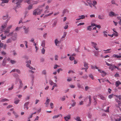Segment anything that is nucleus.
<instances>
[{"mask_svg": "<svg viewBox=\"0 0 121 121\" xmlns=\"http://www.w3.org/2000/svg\"><path fill=\"white\" fill-rule=\"evenodd\" d=\"M23 0H12V2L16 3V8H18L20 7L21 3ZM9 0H1V3L0 5L2 6L5 5L4 3H8Z\"/></svg>", "mask_w": 121, "mask_h": 121, "instance_id": "1", "label": "nucleus"}, {"mask_svg": "<svg viewBox=\"0 0 121 121\" xmlns=\"http://www.w3.org/2000/svg\"><path fill=\"white\" fill-rule=\"evenodd\" d=\"M26 2L28 4H31L29 5L27 8L28 10H30L33 9V5L37 4L38 2L37 1H34L31 0H26Z\"/></svg>", "mask_w": 121, "mask_h": 121, "instance_id": "2", "label": "nucleus"}, {"mask_svg": "<svg viewBox=\"0 0 121 121\" xmlns=\"http://www.w3.org/2000/svg\"><path fill=\"white\" fill-rule=\"evenodd\" d=\"M42 9H39L34 10L33 12V15H39L40 14L43 12Z\"/></svg>", "mask_w": 121, "mask_h": 121, "instance_id": "3", "label": "nucleus"}, {"mask_svg": "<svg viewBox=\"0 0 121 121\" xmlns=\"http://www.w3.org/2000/svg\"><path fill=\"white\" fill-rule=\"evenodd\" d=\"M10 30L7 29L4 31V34L5 35L8 37H10L12 36L13 34V32H12L9 33Z\"/></svg>", "mask_w": 121, "mask_h": 121, "instance_id": "4", "label": "nucleus"}, {"mask_svg": "<svg viewBox=\"0 0 121 121\" xmlns=\"http://www.w3.org/2000/svg\"><path fill=\"white\" fill-rule=\"evenodd\" d=\"M9 19H8L6 20V22L4 23L1 26V27L0 29L1 31H3L4 29L7 26V23L9 20Z\"/></svg>", "mask_w": 121, "mask_h": 121, "instance_id": "5", "label": "nucleus"}, {"mask_svg": "<svg viewBox=\"0 0 121 121\" xmlns=\"http://www.w3.org/2000/svg\"><path fill=\"white\" fill-rule=\"evenodd\" d=\"M23 29L24 30V33L25 34H27L29 31V27H26L25 26H23Z\"/></svg>", "mask_w": 121, "mask_h": 121, "instance_id": "6", "label": "nucleus"}, {"mask_svg": "<svg viewBox=\"0 0 121 121\" xmlns=\"http://www.w3.org/2000/svg\"><path fill=\"white\" fill-rule=\"evenodd\" d=\"M109 15L110 17H112L113 16H116L118 15L115 13H114L112 11H111L109 13Z\"/></svg>", "mask_w": 121, "mask_h": 121, "instance_id": "7", "label": "nucleus"}, {"mask_svg": "<svg viewBox=\"0 0 121 121\" xmlns=\"http://www.w3.org/2000/svg\"><path fill=\"white\" fill-rule=\"evenodd\" d=\"M49 8V6L48 5L46 6L45 8V11L44 13H48L49 12L48 9Z\"/></svg>", "mask_w": 121, "mask_h": 121, "instance_id": "8", "label": "nucleus"}, {"mask_svg": "<svg viewBox=\"0 0 121 121\" xmlns=\"http://www.w3.org/2000/svg\"><path fill=\"white\" fill-rule=\"evenodd\" d=\"M18 79L20 83V84L18 88V89H19L22 88L23 85V84L22 82V81L21 80V79L19 78Z\"/></svg>", "mask_w": 121, "mask_h": 121, "instance_id": "9", "label": "nucleus"}, {"mask_svg": "<svg viewBox=\"0 0 121 121\" xmlns=\"http://www.w3.org/2000/svg\"><path fill=\"white\" fill-rule=\"evenodd\" d=\"M29 103L30 102L29 101L27 102L26 103H25L24 105V108H26L27 110L28 109L29 107L28 106Z\"/></svg>", "mask_w": 121, "mask_h": 121, "instance_id": "10", "label": "nucleus"}, {"mask_svg": "<svg viewBox=\"0 0 121 121\" xmlns=\"http://www.w3.org/2000/svg\"><path fill=\"white\" fill-rule=\"evenodd\" d=\"M20 100L17 98H15L14 99V103L15 104H17L20 102Z\"/></svg>", "mask_w": 121, "mask_h": 121, "instance_id": "11", "label": "nucleus"}, {"mask_svg": "<svg viewBox=\"0 0 121 121\" xmlns=\"http://www.w3.org/2000/svg\"><path fill=\"white\" fill-rule=\"evenodd\" d=\"M71 118V115H69L66 116L65 117H64V119L66 121H67L68 120L70 119Z\"/></svg>", "mask_w": 121, "mask_h": 121, "instance_id": "12", "label": "nucleus"}, {"mask_svg": "<svg viewBox=\"0 0 121 121\" xmlns=\"http://www.w3.org/2000/svg\"><path fill=\"white\" fill-rule=\"evenodd\" d=\"M98 18L100 19H104V17L103 14L99 15H98Z\"/></svg>", "mask_w": 121, "mask_h": 121, "instance_id": "13", "label": "nucleus"}, {"mask_svg": "<svg viewBox=\"0 0 121 121\" xmlns=\"http://www.w3.org/2000/svg\"><path fill=\"white\" fill-rule=\"evenodd\" d=\"M61 41H58L57 39H56L55 40V43L56 46H57L58 44L60 43Z\"/></svg>", "mask_w": 121, "mask_h": 121, "instance_id": "14", "label": "nucleus"}, {"mask_svg": "<svg viewBox=\"0 0 121 121\" xmlns=\"http://www.w3.org/2000/svg\"><path fill=\"white\" fill-rule=\"evenodd\" d=\"M117 118L115 119L116 121H119L121 120V116H120L119 115H117Z\"/></svg>", "mask_w": 121, "mask_h": 121, "instance_id": "15", "label": "nucleus"}, {"mask_svg": "<svg viewBox=\"0 0 121 121\" xmlns=\"http://www.w3.org/2000/svg\"><path fill=\"white\" fill-rule=\"evenodd\" d=\"M72 101L73 102L71 104V106L72 107L74 106L76 104V102L75 101V100L73 99L72 100Z\"/></svg>", "mask_w": 121, "mask_h": 121, "instance_id": "16", "label": "nucleus"}, {"mask_svg": "<svg viewBox=\"0 0 121 121\" xmlns=\"http://www.w3.org/2000/svg\"><path fill=\"white\" fill-rule=\"evenodd\" d=\"M77 86L79 88L82 89L83 88V86L80 83H78L77 84Z\"/></svg>", "mask_w": 121, "mask_h": 121, "instance_id": "17", "label": "nucleus"}, {"mask_svg": "<svg viewBox=\"0 0 121 121\" xmlns=\"http://www.w3.org/2000/svg\"><path fill=\"white\" fill-rule=\"evenodd\" d=\"M120 84H121V83L119 81H117L115 83V85L116 87H118Z\"/></svg>", "mask_w": 121, "mask_h": 121, "instance_id": "18", "label": "nucleus"}, {"mask_svg": "<svg viewBox=\"0 0 121 121\" xmlns=\"http://www.w3.org/2000/svg\"><path fill=\"white\" fill-rule=\"evenodd\" d=\"M99 96L101 99L103 100H105L106 98H105V97L103 96V95H99Z\"/></svg>", "mask_w": 121, "mask_h": 121, "instance_id": "19", "label": "nucleus"}, {"mask_svg": "<svg viewBox=\"0 0 121 121\" xmlns=\"http://www.w3.org/2000/svg\"><path fill=\"white\" fill-rule=\"evenodd\" d=\"M47 73V71L45 70H43L42 72V75H46Z\"/></svg>", "mask_w": 121, "mask_h": 121, "instance_id": "20", "label": "nucleus"}, {"mask_svg": "<svg viewBox=\"0 0 121 121\" xmlns=\"http://www.w3.org/2000/svg\"><path fill=\"white\" fill-rule=\"evenodd\" d=\"M115 68V66L114 65H113L112 66H110L109 67V69H111L112 71Z\"/></svg>", "mask_w": 121, "mask_h": 121, "instance_id": "21", "label": "nucleus"}, {"mask_svg": "<svg viewBox=\"0 0 121 121\" xmlns=\"http://www.w3.org/2000/svg\"><path fill=\"white\" fill-rule=\"evenodd\" d=\"M45 41L44 40H43L42 42L41 46L43 47H44L45 45Z\"/></svg>", "mask_w": 121, "mask_h": 121, "instance_id": "22", "label": "nucleus"}, {"mask_svg": "<svg viewBox=\"0 0 121 121\" xmlns=\"http://www.w3.org/2000/svg\"><path fill=\"white\" fill-rule=\"evenodd\" d=\"M91 43L93 47L94 48H95V47H96V46L97 45V44L93 42H91Z\"/></svg>", "mask_w": 121, "mask_h": 121, "instance_id": "23", "label": "nucleus"}, {"mask_svg": "<svg viewBox=\"0 0 121 121\" xmlns=\"http://www.w3.org/2000/svg\"><path fill=\"white\" fill-rule=\"evenodd\" d=\"M88 64L86 63H84V66L86 68V69H87L88 68Z\"/></svg>", "mask_w": 121, "mask_h": 121, "instance_id": "24", "label": "nucleus"}, {"mask_svg": "<svg viewBox=\"0 0 121 121\" xmlns=\"http://www.w3.org/2000/svg\"><path fill=\"white\" fill-rule=\"evenodd\" d=\"M100 73L104 74H102V75L103 77L105 76L107 74L106 72L104 71H102L101 72H100Z\"/></svg>", "mask_w": 121, "mask_h": 121, "instance_id": "25", "label": "nucleus"}, {"mask_svg": "<svg viewBox=\"0 0 121 121\" xmlns=\"http://www.w3.org/2000/svg\"><path fill=\"white\" fill-rule=\"evenodd\" d=\"M6 101H9V100L7 99H4L1 100L0 101V102H4Z\"/></svg>", "mask_w": 121, "mask_h": 121, "instance_id": "26", "label": "nucleus"}, {"mask_svg": "<svg viewBox=\"0 0 121 121\" xmlns=\"http://www.w3.org/2000/svg\"><path fill=\"white\" fill-rule=\"evenodd\" d=\"M6 60L4 59L3 61L2 65L3 66H4L6 63Z\"/></svg>", "mask_w": 121, "mask_h": 121, "instance_id": "27", "label": "nucleus"}, {"mask_svg": "<svg viewBox=\"0 0 121 121\" xmlns=\"http://www.w3.org/2000/svg\"><path fill=\"white\" fill-rule=\"evenodd\" d=\"M95 55V56H97L99 55V51H94Z\"/></svg>", "mask_w": 121, "mask_h": 121, "instance_id": "28", "label": "nucleus"}, {"mask_svg": "<svg viewBox=\"0 0 121 121\" xmlns=\"http://www.w3.org/2000/svg\"><path fill=\"white\" fill-rule=\"evenodd\" d=\"M8 15L6 14L5 16H4L2 18L3 20H5L8 17Z\"/></svg>", "mask_w": 121, "mask_h": 121, "instance_id": "29", "label": "nucleus"}, {"mask_svg": "<svg viewBox=\"0 0 121 121\" xmlns=\"http://www.w3.org/2000/svg\"><path fill=\"white\" fill-rule=\"evenodd\" d=\"M74 119L76 120L77 121H81V120L80 119V118L79 117H77Z\"/></svg>", "mask_w": 121, "mask_h": 121, "instance_id": "30", "label": "nucleus"}, {"mask_svg": "<svg viewBox=\"0 0 121 121\" xmlns=\"http://www.w3.org/2000/svg\"><path fill=\"white\" fill-rule=\"evenodd\" d=\"M114 96L118 98L119 100L121 99V95H114Z\"/></svg>", "mask_w": 121, "mask_h": 121, "instance_id": "31", "label": "nucleus"}, {"mask_svg": "<svg viewBox=\"0 0 121 121\" xmlns=\"http://www.w3.org/2000/svg\"><path fill=\"white\" fill-rule=\"evenodd\" d=\"M45 50L43 48L41 50V52L43 54H44L45 52Z\"/></svg>", "mask_w": 121, "mask_h": 121, "instance_id": "32", "label": "nucleus"}, {"mask_svg": "<svg viewBox=\"0 0 121 121\" xmlns=\"http://www.w3.org/2000/svg\"><path fill=\"white\" fill-rule=\"evenodd\" d=\"M57 21H55L52 24V27H55L57 23Z\"/></svg>", "mask_w": 121, "mask_h": 121, "instance_id": "33", "label": "nucleus"}, {"mask_svg": "<svg viewBox=\"0 0 121 121\" xmlns=\"http://www.w3.org/2000/svg\"><path fill=\"white\" fill-rule=\"evenodd\" d=\"M49 83L51 85H54L55 84H56V83H54L51 80H50L49 81Z\"/></svg>", "mask_w": 121, "mask_h": 121, "instance_id": "34", "label": "nucleus"}, {"mask_svg": "<svg viewBox=\"0 0 121 121\" xmlns=\"http://www.w3.org/2000/svg\"><path fill=\"white\" fill-rule=\"evenodd\" d=\"M12 42V40L11 38L9 39H8L6 41V43H11Z\"/></svg>", "mask_w": 121, "mask_h": 121, "instance_id": "35", "label": "nucleus"}, {"mask_svg": "<svg viewBox=\"0 0 121 121\" xmlns=\"http://www.w3.org/2000/svg\"><path fill=\"white\" fill-rule=\"evenodd\" d=\"M1 39L2 40H4L6 38V37L5 36H3V34H2L1 35Z\"/></svg>", "mask_w": 121, "mask_h": 121, "instance_id": "36", "label": "nucleus"}, {"mask_svg": "<svg viewBox=\"0 0 121 121\" xmlns=\"http://www.w3.org/2000/svg\"><path fill=\"white\" fill-rule=\"evenodd\" d=\"M12 26V25H10L9 26H8L7 28L6 29L8 30H10V29H11Z\"/></svg>", "mask_w": 121, "mask_h": 121, "instance_id": "37", "label": "nucleus"}, {"mask_svg": "<svg viewBox=\"0 0 121 121\" xmlns=\"http://www.w3.org/2000/svg\"><path fill=\"white\" fill-rule=\"evenodd\" d=\"M91 69H98V68L96 66H91Z\"/></svg>", "mask_w": 121, "mask_h": 121, "instance_id": "38", "label": "nucleus"}, {"mask_svg": "<svg viewBox=\"0 0 121 121\" xmlns=\"http://www.w3.org/2000/svg\"><path fill=\"white\" fill-rule=\"evenodd\" d=\"M88 98L89 100V104L90 105L91 103V96H89L88 97Z\"/></svg>", "mask_w": 121, "mask_h": 121, "instance_id": "39", "label": "nucleus"}, {"mask_svg": "<svg viewBox=\"0 0 121 121\" xmlns=\"http://www.w3.org/2000/svg\"><path fill=\"white\" fill-rule=\"evenodd\" d=\"M53 13V12L49 14H47L46 15H45V16H44V18L45 17H48V16H51L52 14Z\"/></svg>", "mask_w": 121, "mask_h": 121, "instance_id": "40", "label": "nucleus"}, {"mask_svg": "<svg viewBox=\"0 0 121 121\" xmlns=\"http://www.w3.org/2000/svg\"><path fill=\"white\" fill-rule=\"evenodd\" d=\"M89 76L93 80L94 77L93 75L91 74H90L89 75Z\"/></svg>", "mask_w": 121, "mask_h": 121, "instance_id": "41", "label": "nucleus"}, {"mask_svg": "<svg viewBox=\"0 0 121 121\" xmlns=\"http://www.w3.org/2000/svg\"><path fill=\"white\" fill-rule=\"evenodd\" d=\"M91 1H90V2ZM87 2L88 4L91 7H92V5H93V4L90 3V2L89 1H87Z\"/></svg>", "mask_w": 121, "mask_h": 121, "instance_id": "42", "label": "nucleus"}, {"mask_svg": "<svg viewBox=\"0 0 121 121\" xmlns=\"http://www.w3.org/2000/svg\"><path fill=\"white\" fill-rule=\"evenodd\" d=\"M50 106L51 107V108L52 109H53L54 108L53 104L52 103H51L50 104Z\"/></svg>", "mask_w": 121, "mask_h": 121, "instance_id": "43", "label": "nucleus"}, {"mask_svg": "<svg viewBox=\"0 0 121 121\" xmlns=\"http://www.w3.org/2000/svg\"><path fill=\"white\" fill-rule=\"evenodd\" d=\"M59 116V115H55L52 118L53 119H55L56 118H58Z\"/></svg>", "mask_w": 121, "mask_h": 121, "instance_id": "44", "label": "nucleus"}, {"mask_svg": "<svg viewBox=\"0 0 121 121\" xmlns=\"http://www.w3.org/2000/svg\"><path fill=\"white\" fill-rule=\"evenodd\" d=\"M78 17L80 18L81 19H83L85 18V16L84 15H82L81 16H79Z\"/></svg>", "mask_w": 121, "mask_h": 121, "instance_id": "45", "label": "nucleus"}, {"mask_svg": "<svg viewBox=\"0 0 121 121\" xmlns=\"http://www.w3.org/2000/svg\"><path fill=\"white\" fill-rule=\"evenodd\" d=\"M67 34V32H65L64 33L63 35L62 36V38H64L66 36Z\"/></svg>", "mask_w": 121, "mask_h": 121, "instance_id": "46", "label": "nucleus"}, {"mask_svg": "<svg viewBox=\"0 0 121 121\" xmlns=\"http://www.w3.org/2000/svg\"><path fill=\"white\" fill-rule=\"evenodd\" d=\"M3 43L1 42V41H0V51L1 50V48L3 47Z\"/></svg>", "mask_w": 121, "mask_h": 121, "instance_id": "47", "label": "nucleus"}, {"mask_svg": "<svg viewBox=\"0 0 121 121\" xmlns=\"http://www.w3.org/2000/svg\"><path fill=\"white\" fill-rule=\"evenodd\" d=\"M90 89V87L87 86H86L85 87V89L86 91H87L88 89Z\"/></svg>", "mask_w": 121, "mask_h": 121, "instance_id": "48", "label": "nucleus"}, {"mask_svg": "<svg viewBox=\"0 0 121 121\" xmlns=\"http://www.w3.org/2000/svg\"><path fill=\"white\" fill-rule=\"evenodd\" d=\"M111 50V49H107V50H104V51H107L106 52H105V53H110V52H108V51H109V50Z\"/></svg>", "mask_w": 121, "mask_h": 121, "instance_id": "49", "label": "nucleus"}, {"mask_svg": "<svg viewBox=\"0 0 121 121\" xmlns=\"http://www.w3.org/2000/svg\"><path fill=\"white\" fill-rule=\"evenodd\" d=\"M91 26H88L87 28V30L89 31H91Z\"/></svg>", "mask_w": 121, "mask_h": 121, "instance_id": "50", "label": "nucleus"}, {"mask_svg": "<svg viewBox=\"0 0 121 121\" xmlns=\"http://www.w3.org/2000/svg\"><path fill=\"white\" fill-rule=\"evenodd\" d=\"M118 105H117V107L118 108H119L120 106L121 105V103L120 101H119L118 102Z\"/></svg>", "mask_w": 121, "mask_h": 121, "instance_id": "51", "label": "nucleus"}, {"mask_svg": "<svg viewBox=\"0 0 121 121\" xmlns=\"http://www.w3.org/2000/svg\"><path fill=\"white\" fill-rule=\"evenodd\" d=\"M21 28V27H17L15 29V31H17V30H20V29Z\"/></svg>", "mask_w": 121, "mask_h": 121, "instance_id": "52", "label": "nucleus"}, {"mask_svg": "<svg viewBox=\"0 0 121 121\" xmlns=\"http://www.w3.org/2000/svg\"><path fill=\"white\" fill-rule=\"evenodd\" d=\"M82 78H83L84 79H86L87 78H88V76L87 75H84L82 77Z\"/></svg>", "mask_w": 121, "mask_h": 121, "instance_id": "53", "label": "nucleus"}, {"mask_svg": "<svg viewBox=\"0 0 121 121\" xmlns=\"http://www.w3.org/2000/svg\"><path fill=\"white\" fill-rule=\"evenodd\" d=\"M56 86H57L56 84H55L53 86H52V90H53L54 89L55 87H56Z\"/></svg>", "mask_w": 121, "mask_h": 121, "instance_id": "54", "label": "nucleus"}, {"mask_svg": "<svg viewBox=\"0 0 121 121\" xmlns=\"http://www.w3.org/2000/svg\"><path fill=\"white\" fill-rule=\"evenodd\" d=\"M10 62L12 64H13L16 63V62L14 60H11Z\"/></svg>", "mask_w": 121, "mask_h": 121, "instance_id": "55", "label": "nucleus"}, {"mask_svg": "<svg viewBox=\"0 0 121 121\" xmlns=\"http://www.w3.org/2000/svg\"><path fill=\"white\" fill-rule=\"evenodd\" d=\"M59 66L57 65H54V69H55L57 68V67H59Z\"/></svg>", "mask_w": 121, "mask_h": 121, "instance_id": "56", "label": "nucleus"}, {"mask_svg": "<svg viewBox=\"0 0 121 121\" xmlns=\"http://www.w3.org/2000/svg\"><path fill=\"white\" fill-rule=\"evenodd\" d=\"M93 6H95V5H96L97 4V2L95 1H93Z\"/></svg>", "mask_w": 121, "mask_h": 121, "instance_id": "57", "label": "nucleus"}, {"mask_svg": "<svg viewBox=\"0 0 121 121\" xmlns=\"http://www.w3.org/2000/svg\"><path fill=\"white\" fill-rule=\"evenodd\" d=\"M113 94H111L109 95V96H108L109 98L110 99H111V98H112L113 97Z\"/></svg>", "mask_w": 121, "mask_h": 121, "instance_id": "58", "label": "nucleus"}, {"mask_svg": "<svg viewBox=\"0 0 121 121\" xmlns=\"http://www.w3.org/2000/svg\"><path fill=\"white\" fill-rule=\"evenodd\" d=\"M69 59L71 60H74V58L73 57H70L69 58Z\"/></svg>", "mask_w": 121, "mask_h": 121, "instance_id": "59", "label": "nucleus"}, {"mask_svg": "<svg viewBox=\"0 0 121 121\" xmlns=\"http://www.w3.org/2000/svg\"><path fill=\"white\" fill-rule=\"evenodd\" d=\"M63 70L61 68H59L57 70V72L58 73H59V72L60 71H62Z\"/></svg>", "mask_w": 121, "mask_h": 121, "instance_id": "60", "label": "nucleus"}, {"mask_svg": "<svg viewBox=\"0 0 121 121\" xmlns=\"http://www.w3.org/2000/svg\"><path fill=\"white\" fill-rule=\"evenodd\" d=\"M113 34V36L114 35L115 36L117 37L118 36V33L116 32L115 33H114Z\"/></svg>", "mask_w": 121, "mask_h": 121, "instance_id": "61", "label": "nucleus"}, {"mask_svg": "<svg viewBox=\"0 0 121 121\" xmlns=\"http://www.w3.org/2000/svg\"><path fill=\"white\" fill-rule=\"evenodd\" d=\"M49 103L46 101L45 103V106L46 107H47L49 105Z\"/></svg>", "mask_w": 121, "mask_h": 121, "instance_id": "62", "label": "nucleus"}, {"mask_svg": "<svg viewBox=\"0 0 121 121\" xmlns=\"http://www.w3.org/2000/svg\"><path fill=\"white\" fill-rule=\"evenodd\" d=\"M58 57L57 55H55V60H58Z\"/></svg>", "mask_w": 121, "mask_h": 121, "instance_id": "63", "label": "nucleus"}, {"mask_svg": "<svg viewBox=\"0 0 121 121\" xmlns=\"http://www.w3.org/2000/svg\"><path fill=\"white\" fill-rule=\"evenodd\" d=\"M117 19L119 20V21H121V17L120 16H118L117 17Z\"/></svg>", "mask_w": 121, "mask_h": 121, "instance_id": "64", "label": "nucleus"}]
</instances>
